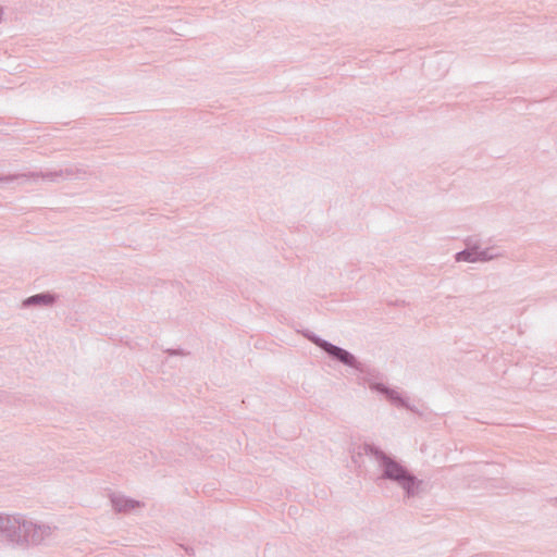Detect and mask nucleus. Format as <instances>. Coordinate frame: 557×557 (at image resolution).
I'll return each instance as SVG.
<instances>
[{"label":"nucleus","instance_id":"f257e3e1","mask_svg":"<svg viewBox=\"0 0 557 557\" xmlns=\"http://www.w3.org/2000/svg\"><path fill=\"white\" fill-rule=\"evenodd\" d=\"M385 473L388 478H392L395 480L406 479L404 469L395 462L386 463Z\"/></svg>","mask_w":557,"mask_h":557},{"label":"nucleus","instance_id":"f03ea898","mask_svg":"<svg viewBox=\"0 0 557 557\" xmlns=\"http://www.w3.org/2000/svg\"><path fill=\"white\" fill-rule=\"evenodd\" d=\"M485 257L482 256V253L472 252V251H462L457 255V261H470L474 262L478 260H484Z\"/></svg>","mask_w":557,"mask_h":557},{"label":"nucleus","instance_id":"7ed1b4c3","mask_svg":"<svg viewBox=\"0 0 557 557\" xmlns=\"http://www.w3.org/2000/svg\"><path fill=\"white\" fill-rule=\"evenodd\" d=\"M329 351L335 355L338 359H341L344 362H349V359L351 358V356L347 351L337 347H332L331 349H329Z\"/></svg>","mask_w":557,"mask_h":557},{"label":"nucleus","instance_id":"20e7f679","mask_svg":"<svg viewBox=\"0 0 557 557\" xmlns=\"http://www.w3.org/2000/svg\"><path fill=\"white\" fill-rule=\"evenodd\" d=\"M36 299H39V297L33 298V300H36ZM40 299H45V301H47V302H51L52 301V298L50 296H42V297H40Z\"/></svg>","mask_w":557,"mask_h":557}]
</instances>
